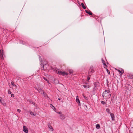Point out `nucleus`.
<instances>
[{
  "mask_svg": "<svg viewBox=\"0 0 133 133\" xmlns=\"http://www.w3.org/2000/svg\"><path fill=\"white\" fill-rule=\"evenodd\" d=\"M110 93V90H105L102 96L105 98H109L111 96Z\"/></svg>",
  "mask_w": 133,
  "mask_h": 133,
  "instance_id": "obj_1",
  "label": "nucleus"
},
{
  "mask_svg": "<svg viewBox=\"0 0 133 133\" xmlns=\"http://www.w3.org/2000/svg\"><path fill=\"white\" fill-rule=\"evenodd\" d=\"M95 72L92 66H91L89 70L88 75V76H91L92 74Z\"/></svg>",
  "mask_w": 133,
  "mask_h": 133,
  "instance_id": "obj_2",
  "label": "nucleus"
},
{
  "mask_svg": "<svg viewBox=\"0 0 133 133\" xmlns=\"http://www.w3.org/2000/svg\"><path fill=\"white\" fill-rule=\"evenodd\" d=\"M57 74L60 75H62L64 76L65 75H67L68 74V73L67 72H65L62 71H58Z\"/></svg>",
  "mask_w": 133,
  "mask_h": 133,
  "instance_id": "obj_3",
  "label": "nucleus"
},
{
  "mask_svg": "<svg viewBox=\"0 0 133 133\" xmlns=\"http://www.w3.org/2000/svg\"><path fill=\"white\" fill-rule=\"evenodd\" d=\"M23 130L26 133H28V129L27 127L25 126H24L23 127Z\"/></svg>",
  "mask_w": 133,
  "mask_h": 133,
  "instance_id": "obj_4",
  "label": "nucleus"
},
{
  "mask_svg": "<svg viewBox=\"0 0 133 133\" xmlns=\"http://www.w3.org/2000/svg\"><path fill=\"white\" fill-rule=\"evenodd\" d=\"M110 115L111 116V118L112 119V121H114L115 120V115L113 113H110Z\"/></svg>",
  "mask_w": 133,
  "mask_h": 133,
  "instance_id": "obj_5",
  "label": "nucleus"
},
{
  "mask_svg": "<svg viewBox=\"0 0 133 133\" xmlns=\"http://www.w3.org/2000/svg\"><path fill=\"white\" fill-rule=\"evenodd\" d=\"M99 82H96L94 83V86L95 87H98L99 85Z\"/></svg>",
  "mask_w": 133,
  "mask_h": 133,
  "instance_id": "obj_6",
  "label": "nucleus"
},
{
  "mask_svg": "<svg viewBox=\"0 0 133 133\" xmlns=\"http://www.w3.org/2000/svg\"><path fill=\"white\" fill-rule=\"evenodd\" d=\"M27 101H29L31 104H32L34 105H35V103L33 102V101L32 99H28L27 100Z\"/></svg>",
  "mask_w": 133,
  "mask_h": 133,
  "instance_id": "obj_7",
  "label": "nucleus"
},
{
  "mask_svg": "<svg viewBox=\"0 0 133 133\" xmlns=\"http://www.w3.org/2000/svg\"><path fill=\"white\" fill-rule=\"evenodd\" d=\"M130 127L132 128V130L133 131V120L132 121L130 122Z\"/></svg>",
  "mask_w": 133,
  "mask_h": 133,
  "instance_id": "obj_8",
  "label": "nucleus"
},
{
  "mask_svg": "<svg viewBox=\"0 0 133 133\" xmlns=\"http://www.w3.org/2000/svg\"><path fill=\"white\" fill-rule=\"evenodd\" d=\"M118 71L121 73L122 75L124 73V70L122 69H121L120 70H117Z\"/></svg>",
  "mask_w": 133,
  "mask_h": 133,
  "instance_id": "obj_9",
  "label": "nucleus"
},
{
  "mask_svg": "<svg viewBox=\"0 0 133 133\" xmlns=\"http://www.w3.org/2000/svg\"><path fill=\"white\" fill-rule=\"evenodd\" d=\"M60 116L61 119H64L65 117V116L64 114L61 115Z\"/></svg>",
  "mask_w": 133,
  "mask_h": 133,
  "instance_id": "obj_10",
  "label": "nucleus"
},
{
  "mask_svg": "<svg viewBox=\"0 0 133 133\" xmlns=\"http://www.w3.org/2000/svg\"><path fill=\"white\" fill-rule=\"evenodd\" d=\"M86 13L88 14L89 15H92V14L90 11H89L87 10H85Z\"/></svg>",
  "mask_w": 133,
  "mask_h": 133,
  "instance_id": "obj_11",
  "label": "nucleus"
},
{
  "mask_svg": "<svg viewBox=\"0 0 133 133\" xmlns=\"http://www.w3.org/2000/svg\"><path fill=\"white\" fill-rule=\"evenodd\" d=\"M37 90L42 94H43L44 92L43 90L41 89H40L39 90Z\"/></svg>",
  "mask_w": 133,
  "mask_h": 133,
  "instance_id": "obj_12",
  "label": "nucleus"
},
{
  "mask_svg": "<svg viewBox=\"0 0 133 133\" xmlns=\"http://www.w3.org/2000/svg\"><path fill=\"white\" fill-rule=\"evenodd\" d=\"M48 127L51 130V131H53L54 130V129L50 125H49L48 126Z\"/></svg>",
  "mask_w": 133,
  "mask_h": 133,
  "instance_id": "obj_13",
  "label": "nucleus"
},
{
  "mask_svg": "<svg viewBox=\"0 0 133 133\" xmlns=\"http://www.w3.org/2000/svg\"><path fill=\"white\" fill-rule=\"evenodd\" d=\"M44 97H47V98H49L48 96V95L46 94V93H45V92H44V93L43 94Z\"/></svg>",
  "mask_w": 133,
  "mask_h": 133,
  "instance_id": "obj_14",
  "label": "nucleus"
},
{
  "mask_svg": "<svg viewBox=\"0 0 133 133\" xmlns=\"http://www.w3.org/2000/svg\"><path fill=\"white\" fill-rule=\"evenodd\" d=\"M106 111L107 112H108L109 114H110L111 113L110 112V110L109 108H107L106 109Z\"/></svg>",
  "mask_w": 133,
  "mask_h": 133,
  "instance_id": "obj_15",
  "label": "nucleus"
},
{
  "mask_svg": "<svg viewBox=\"0 0 133 133\" xmlns=\"http://www.w3.org/2000/svg\"><path fill=\"white\" fill-rule=\"evenodd\" d=\"M52 69L54 71L56 72L57 71V69L56 68H52Z\"/></svg>",
  "mask_w": 133,
  "mask_h": 133,
  "instance_id": "obj_16",
  "label": "nucleus"
},
{
  "mask_svg": "<svg viewBox=\"0 0 133 133\" xmlns=\"http://www.w3.org/2000/svg\"><path fill=\"white\" fill-rule=\"evenodd\" d=\"M81 5L82 6L84 9H86V7L85 6L84 4L83 3H81Z\"/></svg>",
  "mask_w": 133,
  "mask_h": 133,
  "instance_id": "obj_17",
  "label": "nucleus"
},
{
  "mask_svg": "<svg viewBox=\"0 0 133 133\" xmlns=\"http://www.w3.org/2000/svg\"><path fill=\"white\" fill-rule=\"evenodd\" d=\"M1 103H2L4 106H5L6 105V103H5L4 100L2 101Z\"/></svg>",
  "mask_w": 133,
  "mask_h": 133,
  "instance_id": "obj_18",
  "label": "nucleus"
},
{
  "mask_svg": "<svg viewBox=\"0 0 133 133\" xmlns=\"http://www.w3.org/2000/svg\"><path fill=\"white\" fill-rule=\"evenodd\" d=\"M100 125L99 124H97L96 126V128L97 129H99L100 128Z\"/></svg>",
  "mask_w": 133,
  "mask_h": 133,
  "instance_id": "obj_19",
  "label": "nucleus"
},
{
  "mask_svg": "<svg viewBox=\"0 0 133 133\" xmlns=\"http://www.w3.org/2000/svg\"><path fill=\"white\" fill-rule=\"evenodd\" d=\"M76 101L77 103H78L80 102L78 98V97L77 96L76 97Z\"/></svg>",
  "mask_w": 133,
  "mask_h": 133,
  "instance_id": "obj_20",
  "label": "nucleus"
},
{
  "mask_svg": "<svg viewBox=\"0 0 133 133\" xmlns=\"http://www.w3.org/2000/svg\"><path fill=\"white\" fill-rule=\"evenodd\" d=\"M83 97L86 100H88V98L84 94H83Z\"/></svg>",
  "mask_w": 133,
  "mask_h": 133,
  "instance_id": "obj_21",
  "label": "nucleus"
},
{
  "mask_svg": "<svg viewBox=\"0 0 133 133\" xmlns=\"http://www.w3.org/2000/svg\"><path fill=\"white\" fill-rule=\"evenodd\" d=\"M69 73H70V74H72L73 72V70H69Z\"/></svg>",
  "mask_w": 133,
  "mask_h": 133,
  "instance_id": "obj_22",
  "label": "nucleus"
},
{
  "mask_svg": "<svg viewBox=\"0 0 133 133\" xmlns=\"http://www.w3.org/2000/svg\"><path fill=\"white\" fill-rule=\"evenodd\" d=\"M103 64L104 65V68H105V69L107 68V66L106 65V63H104V64Z\"/></svg>",
  "mask_w": 133,
  "mask_h": 133,
  "instance_id": "obj_23",
  "label": "nucleus"
},
{
  "mask_svg": "<svg viewBox=\"0 0 133 133\" xmlns=\"http://www.w3.org/2000/svg\"><path fill=\"white\" fill-rule=\"evenodd\" d=\"M30 115H34V116H35V115L34 114V112L32 111H30Z\"/></svg>",
  "mask_w": 133,
  "mask_h": 133,
  "instance_id": "obj_24",
  "label": "nucleus"
},
{
  "mask_svg": "<svg viewBox=\"0 0 133 133\" xmlns=\"http://www.w3.org/2000/svg\"><path fill=\"white\" fill-rule=\"evenodd\" d=\"M50 107L54 110V109H56L54 106L52 104L50 105Z\"/></svg>",
  "mask_w": 133,
  "mask_h": 133,
  "instance_id": "obj_25",
  "label": "nucleus"
},
{
  "mask_svg": "<svg viewBox=\"0 0 133 133\" xmlns=\"http://www.w3.org/2000/svg\"><path fill=\"white\" fill-rule=\"evenodd\" d=\"M101 60H102V62L103 63V64L105 63V61H104V60H103V58H101Z\"/></svg>",
  "mask_w": 133,
  "mask_h": 133,
  "instance_id": "obj_26",
  "label": "nucleus"
},
{
  "mask_svg": "<svg viewBox=\"0 0 133 133\" xmlns=\"http://www.w3.org/2000/svg\"><path fill=\"white\" fill-rule=\"evenodd\" d=\"M0 55V57H1V58L2 59H3L4 58H3V57L2 54H1Z\"/></svg>",
  "mask_w": 133,
  "mask_h": 133,
  "instance_id": "obj_27",
  "label": "nucleus"
},
{
  "mask_svg": "<svg viewBox=\"0 0 133 133\" xmlns=\"http://www.w3.org/2000/svg\"><path fill=\"white\" fill-rule=\"evenodd\" d=\"M90 76H88L87 77V81L88 82H89V80L90 79Z\"/></svg>",
  "mask_w": 133,
  "mask_h": 133,
  "instance_id": "obj_28",
  "label": "nucleus"
},
{
  "mask_svg": "<svg viewBox=\"0 0 133 133\" xmlns=\"http://www.w3.org/2000/svg\"><path fill=\"white\" fill-rule=\"evenodd\" d=\"M106 69V71H107V73H108V74L109 75L110 74V72H109V70H108L107 69V68Z\"/></svg>",
  "mask_w": 133,
  "mask_h": 133,
  "instance_id": "obj_29",
  "label": "nucleus"
},
{
  "mask_svg": "<svg viewBox=\"0 0 133 133\" xmlns=\"http://www.w3.org/2000/svg\"><path fill=\"white\" fill-rule=\"evenodd\" d=\"M19 42L20 44H22L23 42V41L22 40H19Z\"/></svg>",
  "mask_w": 133,
  "mask_h": 133,
  "instance_id": "obj_30",
  "label": "nucleus"
},
{
  "mask_svg": "<svg viewBox=\"0 0 133 133\" xmlns=\"http://www.w3.org/2000/svg\"><path fill=\"white\" fill-rule=\"evenodd\" d=\"M22 44L26 45H27V43L26 42L23 41V42L22 43Z\"/></svg>",
  "mask_w": 133,
  "mask_h": 133,
  "instance_id": "obj_31",
  "label": "nucleus"
},
{
  "mask_svg": "<svg viewBox=\"0 0 133 133\" xmlns=\"http://www.w3.org/2000/svg\"><path fill=\"white\" fill-rule=\"evenodd\" d=\"M101 103L103 105H104L105 104V102L104 101H102L101 102Z\"/></svg>",
  "mask_w": 133,
  "mask_h": 133,
  "instance_id": "obj_32",
  "label": "nucleus"
},
{
  "mask_svg": "<svg viewBox=\"0 0 133 133\" xmlns=\"http://www.w3.org/2000/svg\"><path fill=\"white\" fill-rule=\"evenodd\" d=\"M39 59L40 61H42V59L41 58L40 56H39Z\"/></svg>",
  "mask_w": 133,
  "mask_h": 133,
  "instance_id": "obj_33",
  "label": "nucleus"
},
{
  "mask_svg": "<svg viewBox=\"0 0 133 133\" xmlns=\"http://www.w3.org/2000/svg\"><path fill=\"white\" fill-rule=\"evenodd\" d=\"M16 78L17 80H19V79H21V78L17 76L16 77Z\"/></svg>",
  "mask_w": 133,
  "mask_h": 133,
  "instance_id": "obj_34",
  "label": "nucleus"
},
{
  "mask_svg": "<svg viewBox=\"0 0 133 133\" xmlns=\"http://www.w3.org/2000/svg\"><path fill=\"white\" fill-rule=\"evenodd\" d=\"M11 84L13 86H14V85H15L14 84V83L13 82H11Z\"/></svg>",
  "mask_w": 133,
  "mask_h": 133,
  "instance_id": "obj_35",
  "label": "nucleus"
},
{
  "mask_svg": "<svg viewBox=\"0 0 133 133\" xmlns=\"http://www.w3.org/2000/svg\"><path fill=\"white\" fill-rule=\"evenodd\" d=\"M44 65H43L42 66V67H41V69L42 70H44Z\"/></svg>",
  "mask_w": 133,
  "mask_h": 133,
  "instance_id": "obj_36",
  "label": "nucleus"
},
{
  "mask_svg": "<svg viewBox=\"0 0 133 133\" xmlns=\"http://www.w3.org/2000/svg\"><path fill=\"white\" fill-rule=\"evenodd\" d=\"M43 79L45 80L46 81H48V80L47 79L45 78L44 77H43Z\"/></svg>",
  "mask_w": 133,
  "mask_h": 133,
  "instance_id": "obj_37",
  "label": "nucleus"
},
{
  "mask_svg": "<svg viewBox=\"0 0 133 133\" xmlns=\"http://www.w3.org/2000/svg\"><path fill=\"white\" fill-rule=\"evenodd\" d=\"M8 93L10 94H11V92L9 90L8 91Z\"/></svg>",
  "mask_w": 133,
  "mask_h": 133,
  "instance_id": "obj_38",
  "label": "nucleus"
},
{
  "mask_svg": "<svg viewBox=\"0 0 133 133\" xmlns=\"http://www.w3.org/2000/svg\"><path fill=\"white\" fill-rule=\"evenodd\" d=\"M17 111L19 112H20L21 111V110L20 109H17Z\"/></svg>",
  "mask_w": 133,
  "mask_h": 133,
  "instance_id": "obj_39",
  "label": "nucleus"
},
{
  "mask_svg": "<svg viewBox=\"0 0 133 133\" xmlns=\"http://www.w3.org/2000/svg\"><path fill=\"white\" fill-rule=\"evenodd\" d=\"M57 113L58 114H60L61 115L62 114V112H58Z\"/></svg>",
  "mask_w": 133,
  "mask_h": 133,
  "instance_id": "obj_40",
  "label": "nucleus"
},
{
  "mask_svg": "<svg viewBox=\"0 0 133 133\" xmlns=\"http://www.w3.org/2000/svg\"><path fill=\"white\" fill-rule=\"evenodd\" d=\"M83 87L85 88H86L87 87V85H83Z\"/></svg>",
  "mask_w": 133,
  "mask_h": 133,
  "instance_id": "obj_41",
  "label": "nucleus"
},
{
  "mask_svg": "<svg viewBox=\"0 0 133 133\" xmlns=\"http://www.w3.org/2000/svg\"><path fill=\"white\" fill-rule=\"evenodd\" d=\"M11 97H14V95L13 94H12L11 95Z\"/></svg>",
  "mask_w": 133,
  "mask_h": 133,
  "instance_id": "obj_42",
  "label": "nucleus"
},
{
  "mask_svg": "<svg viewBox=\"0 0 133 133\" xmlns=\"http://www.w3.org/2000/svg\"><path fill=\"white\" fill-rule=\"evenodd\" d=\"M107 85L108 86L109 85L108 83H109L108 80H107Z\"/></svg>",
  "mask_w": 133,
  "mask_h": 133,
  "instance_id": "obj_43",
  "label": "nucleus"
},
{
  "mask_svg": "<svg viewBox=\"0 0 133 133\" xmlns=\"http://www.w3.org/2000/svg\"><path fill=\"white\" fill-rule=\"evenodd\" d=\"M56 82V83L57 84H58L59 82H58V80H56L55 81Z\"/></svg>",
  "mask_w": 133,
  "mask_h": 133,
  "instance_id": "obj_44",
  "label": "nucleus"
},
{
  "mask_svg": "<svg viewBox=\"0 0 133 133\" xmlns=\"http://www.w3.org/2000/svg\"><path fill=\"white\" fill-rule=\"evenodd\" d=\"M78 103V105L79 106H80L81 105V103H80V102H79Z\"/></svg>",
  "mask_w": 133,
  "mask_h": 133,
  "instance_id": "obj_45",
  "label": "nucleus"
},
{
  "mask_svg": "<svg viewBox=\"0 0 133 133\" xmlns=\"http://www.w3.org/2000/svg\"><path fill=\"white\" fill-rule=\"evenodd\" d=\"M3 99H2L1 98H0V102H1L2 101H3Z\"/></svg>",
  "mask_w": 133,
  "mask_h": 133,
  "instance_id": "obj_46",
  "label": "nucleus"
},
{
  "mask_svg": "<svg viewBox=\"0 0 133 133\" xmlns=\"http://www.w3.org/2000/svg\"><path fill=\"white\" fill-rule=\"evenodd\" d=\"M87 87L88 88H90V86L89 85H87Z\"/></svg>",
  "mask_w": 133,
  "mask_h": 133,
  "instance_id": "obj_47",
  "label": "nucleus"
},
{
  "mask_svg": "<svg viewBox=\"0 0 133 133\" xmlns=\"http://www.w3.org/2000/svg\"><path fill=\"white\" fill-rule=\"evenodd\" d=\"M47 81V83H49V81L48 80V81Z\"/></svg>",
  "mask_w": 133,
  "mask_h": 133,
  "instance_id": "obj_48",
  "label": "nucleus"
},
{
  "mask_svg": "<svg viewBox=\"0 0 133 133\" xmlns=\"http://www.w3.org/2000/svg\"><path fill=\"white\" fill-rule=\"evenodd\" d=\"M0 54H2L1 53V50H0Z\"/></svg>",
  "mask_w": 133,
  "mask_h": 133,
  "instance_id": "obj_49",
  "label": "nucleus"
},
{
  "mask_svg": "<svg viewBox=\"0 0 133 133\" xmlns=\"http://www.w3.org/2000/svg\"><path fill=\"white\" fill-rule=\"evenodd\" d=\"M113 98H113L112 99H111V100H113Z\"/></svg>",
  "mask_w": 133,
  "mask_h": 133,
  "instance_id": "obj_50",
  "label": "nucleus"
},
{
  "mask_svg": "<svg viewBox=\"0 0 133 133\" xmlns=\"http://www.w3.org/2000/svg\"><path fill=\"white\" fill-rule=\"evenodd\" d=\"M88 84V83H85V84Z\"/></svg>",
  "mask_w": 133,
  "mask_h": 133,
  "instance_id": "obj_51",
  "label": "nucleus"
},
{
  "mask_svg": "<svg viewBox=\"0 0 133 133\" xmlns=\"http://www.w3.org/2000/svg\"><path fill=\"white\" fill-rule=\"evenodd\" d=\"M0 98H1V97H0Z\"/></svg>",
  "mask_w": 133,
  "mask_h": 133,
  "instance_id": "obj_52",
  "label": "nucleus"
}]
</instances>
